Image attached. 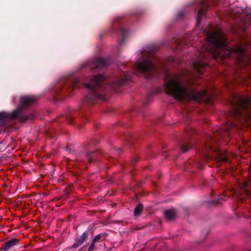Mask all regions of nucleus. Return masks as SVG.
<instances>
[{"label":"nucleus","instance_id":"obj_1","mask_svg":"<svg viewBox=\"0 0 251 251\" xmlns=\"http://www.w3.org/2000/svg\"><path fill=\"white\" fill-rule=\"evenodd\" d=\"M206 39V49L214 59L224 60L231 56L236 58V63L239 66L251 65V57L246 55L247 45L246 43L238 45L234 48H228L226 44L225 35L219 29L214 30L212 33L208 32Z\"/></svg>","mask_w":251,"mask_h":251},{"label":"nucleus","instance_id":"obj_2","mask_svg":"<svg viewBox=\"0 0 251 251\" xmlns=\"http://www.w3.org/2000/svg\"><path fill=\"white\" fill-rule=\"evenodd\" d=\"M166 82L164 88L167 94L173 96L178 100H192L201 101L207 95V91L205 90L197 92L189 89L185 84L176 78L169 76H165Z\"/></svg>","mask_w":251,"mask_h":251},{"label":"nucleus","instance_id":"obj_3","mask_svg":"<svg viewBox=\"0 0 251 251\" xmlns=\"http://www.w3.org/2000/svg\"><path fill=\"white\" fill-rule=\"evenodd\" d=\"M232 115L236 122L231 124L226 123L223 128L224 131H227L232 126H237L239 121L243 124L251 126V97L240 98L234 107Z\"/></svg>","mask_w":251,"mask_h":251},{"label":"nucleus","instance_id":"obj_4","mask_svg":"<svg viewBox=\"0 0 251 251\" xmlns=\"http://www.w3.org/2000/svg\"><path fill=\"white\" fill-rule=\"evenodd\" d=\"M21 113V110L20 109L15 110L10 114L6 112L0 113V132L5 131L7 127L9 126V123L18 117Z\"/></svg>","mask_w":251,"mask_h":251},{"label":"nucleus","instance_id":"obj_5","mask_svg":"<svg viewBox=\"0 0 251 251\" xmlns=\"http://www.w3.org/2000/svg\"><path fill=\"white\" fill-rule=\"evenodd\" d=\"M136 67L138 70L145 75L147 73H152L155 69L154 64L149 60L138 62L136 64Z\"/></svg>","mask_w":251,"mask_h":251},{"label":"nucleus","instance_id":"obj_6","mask_svg":"<svg viewBox=\"0 0 251 251\" xmlns=\"http://www.w3.org/2000/svg\"><path fill=\"white\" fill-rule=\"evenodd\" d=\"M105 80V77L101 75H98L94 76L91 80L89 83H85L84 86L90 90L94 91L96 88L100 86V83Z\"/></svg>","mask_w":251,"mask_h":251},{"label":"nucleus","instance_id":"obj_7","mask_svg":"<svg viewBox=\"0 0 251 251\" xmlns=\"http://www.w3.org/2000/svg\"><path fill=\"white\" fill-rule=\"evenodd\" d=\"M87 236L88 233L86 232H83L79 238L75 240L73 247L74 248H76L81 245L84 242L86 241Z\"/></svg>","mask_w":251,"mask_h":251},{"label":"nucleus","instance_id":"obj_8","mask_svg":"<svg viewBox=\"0 0 251 251\" xmlns=\"http://www.w3.org/2000/svg\"><path fill=\"white\" fill-rule=\"evenodd\" d=\"M19 241L17 238H12L11 240L6 241L3 245V246L4 249L7 251L9 250L11 247L17 245L19 244Z\"/></svg>","mask_w":251,"mask_h":251},{"label":"nucleus","instance_id":"obj_9","mask_svg":"<svg viewBox=\"0 0 251 251\" xmlns=\"http://www.w3.org/2000/svg\"><path fill=\"white\" fill-rule=\"evenodd\" d=\"M206 64L201 62H196L194 65L195 71L199 74H201L204 71Z\"/></svg>","mask_w":251,"mask_h":251},{"label":"nucleus","instance_id":"obj_10","mask_svg":"<svg viewBox=\"0 0 251 251\" xmlns=\"http://www.w3.org/2000/svg\"><path fill=\"white\" fill-rule=\"evenodd\" d=\"M216 155L215 158L220 161H226L227 160L226 151H225L223 154H221V151L219 149H216L214 151Z\"/></svg>","mask_w":251,"mask_h":251},{"label":"nucleus","instance_id":"obj_11","mask_svg":"<svg viewBox=\"0 0 251 251\" xmlns=\"http://www.w3.org/2000/svg\"><path fill=\"white\" fill-rule=\"evenodd\" d=\"M165 216L168 220H172L176 217V212L174 209L166 210L165 211Z\"/></svg>","mask_w":251,"mask_h":251},{"label":"nucleus","instance_id":"obj_12","mask_svg":"<svg viewBox=\"0 0 251 251\" xmlns=\"http://www.w3.org/2000/svg\"><path fill=\"white\" fill-rule=\"evenodd\" d=\"M32 102V99L31 98L25 97L21 98V104L24 106L30 104Z\"/></svg>","mask_w":251,"mask_h":251},{"label":"nucleus","instance_id":"obj_13","mask_svg":"<svg viewBox=\"0 0 251 251\" xmlns=\"http://www.w3.org/2000/svg\"><path fill=\"white\" fill-rule=\"evenodd\" d=\"M239 187L241 189H245L248 187L249 185H251V182L249 180H244L242 183L240 181L238 182Z\"/></svg>","mask_w":251,"mask_h":251},{"label":"nucleus","instance_id":"obj_14","mask_svg":"<svg viewBox=\"0 0 251 251\" xmlns=\"http://www.w3.org/2000/svg\"><path fill=\"white\" fill-rule=\"evenodd\" d=\"M143 205L141 204H138L135 208L134 209V215L135 216H137L139 215L142 210H143Z\"/></svg>","mask_w":251,"mask_h":251},{"label":"nucleus","instance_id":"obj_15","mask_svg":"<svg viewBox=\"0 0 251 251\" xmlns=\"http://www.w3.org/2000/svg\"><path fill=\"white\" fill-rule=\"evenodd\" d=\"M204 13H205V11L203 7H202L199 11L198 14H197V17H198L197 23L198 24H199L200 23L201 18L204 15Z\"/></svg>","mask_w":251,"mask_h":251},{"label":"nucleus","instance_id":"obj_16","mask_svg":"<svg viewBox=\"0 0 251 251\" xmlns=\"http://www.w3.org/2000/svg\"><path fill=\"white\" fill-rule=\"evenodd\" d=\"M101 237V234H99L95 236V237L92 240V242L96 243L100 241Z\"/></svg>","mask_w":251,"mask_h":251},{"label":"nucleus","instance_id":"obj_17","mask_svg":"<svg viewBox=\"0 0 251 251\" xmlns=\"http://www.w3.org/2000/svg\"><path fill=\"white\" fill-rule=\"evenodd\" d=\"M95 243L94 242H93L92 241V243L90 245V247H89L88 251H92L94 249L95 247Z\"/></svg>","mask_w":251,"mask_h":251},{"label":"nucleus","instance_id":"obj_18","mask_svg":"<svg viewBox=\"0 0 251 251\" xmlns=\"http://www.w3.org/2000/svg\"><path fill=\"white\" fill-rule=\"evenodd\" d=\"M187 150H188L187 146L184 145V146H182V150L183 151L185 152V151H187Z\"/></svg>","mask_w":251,"mask_h":251},{"label":"nucleus","instance_id":"obj_19","mask_svg":"<svg viewBox=\"0 0 251 251\" xmlns=\"http://www.w3.org/2000/svg\"><path fill=\"white\" fill-rule=\"evenodd\" d=\"M215 0H210V4L212 6H214V5L217 4V2H215Z\"/></svg>","mask_w":251,"mask_h":251},{"label":"nucleus","instance_id":"obj_20","mask_svg":"<svg viewBox=\"0 0 251 251\" xmlns=\"http://www.w3.org/2000/svg\"><path fill=\"white\" fill-rule=\"evenodd\" d=\"M77 87V86L75 85L73 86V89H75Z\"/></svg>","mask_w":251,"mask_h":251},{"label":"nucleus","instance_id":"obj_21","mask_svg":"<svg viewBox=\"0 0 251 251\" xmlns=\"http://www.w3.org/2000/svg\"><path fill=\"white\" fill-rule=\"evenodd\" d=\"M97 97L99 98H101L102 97V96H98Z\"/></svg>","mask_w":251,"mask_h":251},{"label":"nucleus","instance_id":"obj_22","mask_svg":"<svg viewBox=\"0 0 251 251\" xmlns=\"http://www.w3.org/2000/svg\"><path fill=\"white\" fill-rule=\"evenodd\" d=\"M146 77L147 78H148V77H150V76H148V75H146Z\"/></svg>","mask_w":251,"mask_h":251},{"label":"nucleus","instance_id":"obj_23","mask_svg":"<svg viewBox=\"0 0 251 251\" xmlns=\"http://www.w3.org/2000/svg\"><path fill=\"white\" fill-rule=\"evenodd\" d=\"M213 150V148L212 147H210V151H212Z\"/></svg>","mask_w":251,"mask_h":251},{"label":"nucleus","instance_id":"obj_24","mask_svg":"<svg viewBox=\"0 0 251 251\" xmlns=\"http://www.w3.org/2000/svg\"><path fill=\"white\" fill-rule=\"evenodd\" d=\"M249 192H247V195H248V196H250V195H249Z\"/></svg>","mask_w":251,"mask_h":251},{"label":"nucleus","instance_id":"obj_25","mask_svg":"<svg viewBox=\"0 0 251 251\" xmlns=\"http://www.w3.org/2000/svg\"><path fill=\"white\" fill-rule=\"evenodd\" d=\"M26 120V119L25 118V120H22V122H23V121H25Z\"/></svg>","mask_w":251,"mask_h":251},{"label":"nucleus","instance_id":"obj_26","mask_svg":"<svg viewBox=\"0 0 251 251\" xmlns=\"http://www.w3.org/2000/svg\"><path fill=\"white\" fill-rule=\"evenodd\" d=\"M98 61L99 62H100V61H101V60H100V59H98Z\"/></svg>","mask_w":251,"mask_h":251}]
</instances>
